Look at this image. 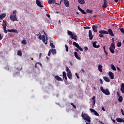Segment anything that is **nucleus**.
Here are the masks:
<instances>
[{
    "label": "nucleus",
    "instance_id": "obj_46",
    "mask_svg": "<svg viewBox=\"0 0 124 124\" xmlns=\"http://www.w3.org/2000/svg\"><path fill=\"white\" fill-rule=\"evenodd\" d=\"M78 49L79 51H83V48H82V47H81L80 46L78 47Z\"/></svg>",
    "mask_w": 124,
    "mask_h": 124
},
{
    "label": "nucleus",
    "instance_id": "obj_22",
    "mask_svg": "<svg viewBox=\"0 0 124 124\" xmlns=\"http://www.w3.org/2000/svg\"><path fill=\"white\" fill-rule=\"evenodd\" d=\"M103 79L105 81V82H110V79L108 78V77H104Z\"/></svg>",
    "mask_w": 124,
    "mask_h": 124
},
{
    "label": "nucleus",
    "instance_id": "obj_47",
    "mask_svg": "<svg viewBox=\"0 0 124 124\" xmlns=\"http://www.w3.org/2000/svg\"><path fill=\"white\" fill-rule=\"evenodd\" d=\"M121 113H122L123 116H124V110L123 109H121Z\"/></svg>",
    "mask_w": 124,
    "mask_h": 124
},
{
    "label": "nucleus",
    "instance_id": "obj_28",
    "mask_svg": "<svg viewBox=\"0 0 124 124\" xmlns=\"http://www.w3.org/2000/svg\"><path fill=\"white\" fill-rule=\"evenodd\" d=\"M6 26H7V24H6L3 25V29L4 30V31H7V30H6Z\"/></svg>",
    "mask_w": 124,
    "mask_h": 124
},
{
    "label": "nucleus",
    "instance_id": "obj_25",
    "mask_svg": "<svg viewBox=\"0 0 124 124\" xmlns=\"http://www.w3.org/2000/svg\"><path fill=\"white\" fill-rule=\"evenodd\" d=\"M110 67H111L112 70H114V71H116V70H117V69H116V67H115V66L113 64H110Z\"/></svg>",
    "mask_w": 124,
    "mask_h": 124
},
{
    "label": "nucleus",
    "instance_id": "obj_31",
    "mask_svg": "<svg viewBox=\"0 0 124 124\" xmlns=\"http://www.w3.org/2000/svg\"><path fill=\"white\" fill-rule=\"evenodd\" d=\"M7 31H17V30L16 29H11V30H7Z\"/></svg>",
    "mask_w": 124,
    "mask_h": 124
},
{
    "label": "nucleus",
    "instance_id": "obj_5",
    "mask_svg": "<svg viewBox=\"0 0 124 124\" xmlns=\"http://www.w3.org/2000/svg\"><path fill=\"white\" fill-rule=\"evenodd\" d=\"M115 49H116L115 44L111 43L109 47V51L111 54H115Z\"/></svg>",
    "mask_w": 124,
    "mask_h": 124
},
{
    "label": "nucleus",
    "instance_id": "obj_49",
    "mask_svg": "<svg viewBox=\"0 0 124 124\" xmlns=\"http://www.w3.org/2000/svg\"><path fill=\"white\" fill-rule=\"evenodd\" d=\"M75 75L77 77L78 79H79L80 78V77L78 76V74H77V73H75Z\"/></svg>",
    "mask_w": 124,
    "mask_h": 124
},
{
    "label": "nucleus",
    "instance_id": "obj_37",
    "mask_svg": "<svg viewBox=\"0 0 124 124\" xmlns=\"http://www.w3.org/2000/svg\"><path fill=\"white\" fill-rule=\"evenodd\" d=\"M121 46H122V42H118L117 43V47H121Z\"/></svg>",
    "mask_w": 124,
    "mask_h": 124
},
{
    "label": "nucleus",
    "instance_id": "obj_52",
    "mask_svg": "<svg viewBox=\"0 0 124 124\" xmlns=\"http://www.w3.org/2000/svg\"><path fill=\"white\" fill-rule=\"evenodd\" d=\"M84 49H85V51H88V50H89V48L87 46H85L84 47Z\"/></svg>",
    "mask_w": 124,
    "mask_h": 124
},
{
    "label": "nucleus",
    "instance_id": "obj_63",
    "mask_svg": "<svg viewBox=\"0 0 124 124\" xmlns=\"http://www.w3.org/2000/svg\"><path fill=\"white\" fill-rule=\"evenodd\" d=\"M113 31H118V29L115 28V29H114V30H113Z\"/></svg>",
    "mask_w": 124,
    "mask_h": 124
},
{
    "label": "nucleus",
    "instance_id": "obj_10",
    "mask_svg": "<svg viewBox=\"0 0 124 124\" xmlns=\"http://www.w3.org/2000/svg\"><path fill=\"white\" fill-rule=\"evenodd\" d=\"M78 9L79 11H80V12H81V13L82 14H87V12H86L84 10L82 9L80 6H78Z\"/></svg>",
    "mask_w": 124,
    "mask_h": 124
},
{
    "label": "nucleus",
    "instance_id": "obj_44",
    "mask_svg": "<svg viewBox=\"0 0 124 124\" xmlns=\"http://www.w3.org/2000/svg\"><path fill=\"white\" fill-rule=\"evenodd\" d=\"M65 48H66V52H68V46H67V45H65Z\"/></svg>",
    "mask_w": 124,
    "mask_h": 124
},
{
    "label": "nucleus",
    "instance_id": "obj_62",
    "mask_svg": "<svg viewBox=\"0 0 124 124\" xmlns=\"http://www.w3.org/2000/svg\"><path fill=\"white\" fill-rule=\"evenodd\" d=\"M111 120H112V122L113 123H116V121L115 120H114V119H112V118H111Z\"/></svg>",
    "mask_w": 124,
    "mask_h": 124
},
{
    "label": "nucleus",
    "instance_id": "obj_42",
    "mask_svg": "<svg viewBox=\"0 0 124 124\" xmlns=\"http://www.w3.org/2000/svg\"><path fill=\"white\" fill-rule=\"evenodd\" d=\"M83 28L86 30H90L91 29V27L88 26L84 27Z\"/></svg>",
    "mask_w": 124,
    "mask_h": 124
},
{
    "label": "nucleus",
    "instance_id": "obj_61",
    "mask_svg": "<svg viewBox=\"0 0 124 124\" xmlns=\"http://www.w3.org/2000/svg\"><path fill=\"white\" fill-rule=\"evenodd\" d=\"M108 31H113V30H112V29H109L108 30Z\"/></svg>",
    "mask_w": 124,
    "mask_h": 124
},
{
    "label": "nucleus",
    "instance_id": "obj_45",
    "mask_svg": "<svg viewBox=\"0 0 124 124\" xmlns=\"http://www.w3.org/2000/svg\"><path fill=\"white\" fill-rule=\"evenodd\" d=\"M118 31H124V28H119Z\"/></svg>",
    "mask_w": 124,
    "mask_h": 124
},
{
    "label": "nucleus",
    "instance_id": "obj_8",
    "mask_svg": "<svg viewBox=\"0 0 124 124\" xmlns=\"http://www.w3.org/2000/svg\"><path fill=\"white\" fill-rule=\"evenodd\" d=\"M90 110L91 112L94 113V114L95 116H99V114L98 113H97V111H95V110H94L93 108H90Z\"/></svg>",
    "mask_w": 124,
    "mask_h": 124
},
{
    "label": "nucleus",
    "instance_id": "obj_23",
    "mask_svg": "<svg viewBox=\"0 0 124 124\" xmlns=\"http://www.w3.org/2000/svg\"><path fill=\"white\" fill-rule=\"evenodd\" d=\"M67 76L69 79H72V74L71 73H67Z\"/></svg>",
    "mask_w": 124,
    "mask_h": 124
},
{
    "label": "nucleus",
    "instance_id": "obj_55",
    "mask_svg": "<svg viewBox=\"0 0 124 124\" xmlns=\"http://www.w3.org/2000/svg\"><path fill=\"white\" fill-rule=\"evenodd\" d=\"M92 100H95V96H93L92 97Z\"/></svg>",
    "mask_w": 124,
    "mask_h": 124
},
{
    "label": "nucleus",
    "instance_id": "obj_21",
    "mask_svg": "<svg viewBox=\"0 0 124 124\" xmlns=\"http://www.w3.org/2000/svg\"><path fill=\"white\" fill-rule=\"evenodd\" d=\"M78 1L79 4H85V0H78Z\"/></svg>",
    "mask_w": 124,
    "mask_h": 124
},
{
    "label": "nucleus",
    "instance_id": "obj_6",
    "mask_svg": "<svg viewBox=\"0 0 124 124\" xmlns=\"http://www.w3.org/2000/svg\"><path fill=\"white\" fill-rule=\"evenodd\" d=\"M100 34H99V36L100 37H104V35L103 34H108V31H99Z\"/></svg>",
    "mask_w": 124,
    "mask_h": 124
},
{
    "label": "nucleus",
    "instance_id": "obj_41",
    "mask_svg": "<svg viewBox=\"0 0 124 124\" xmlns=\"http://www.w3.org/2000/svg\"><path fill=\"white\" fill-rule=\"evenodd\" d=\"M0 16H1V17H2V18H4L5 17V16H6V15L4 14H2L0 15Z\"/></svg>",
    "mask_w": 124,
    "mask_h": 124
},
{
    "label": "nucleus",
    "instance_id": "obj_24",
    "mask_svg": "<svg viewBox=\"0 0 124 124\" xmlns=\"http://www.w3.org/2000/svg\"><path fill=\"white\" fill-rule=\"evenodd\" d=\"M102 65H99L98 66V69L100 72H102Z\"/></svg>",
    "mask_w": 124,
    "mask_h": 124
},
{
    "label": "nucleus",
    "instance_id": "obj_38",
    "mask_svg": "<svg viewBox=\"0 0 124 124\" xmlns=\"http://www.w3.org/2000/svg\"><path fill=\"white\" fill-rule=\"evenodd\" d=\"M22 43L24 45H26V44H27V42H26V40L24 39L23 40H22Z\"/></svg>",
    "mask_w": 124,
    "mask_h": 124
},
{
    "label": "nucleus",
    "instance_id": "obj_2",
    "mask_svg": "<svg viewBox=\"0 0 124 124\" xmlns=\"http://www.w3.org/2000/svg\"><path fill=\"white\" fill-rule=\"evenodd\" d=\"M82 118H83V120L88 122V123H91V117L87 115L86 113H82L81 115Z\"/></svg>",
    "mask_w": 124,
    "mask_h": 124
},
{
    "label": "nucleus",
    "instance_id": "obj_18",
    "mask_svg": "<svg viewBox=\"0 0 124 124\" xmlns=\"http://www.w3.org/2000/svg\"><path fill=\"white\" fill-rule=\"evenodd\" d=\"M50 52L52 53V55H56L57 54V51H56V49H54V48H51L50 49Z\"/></svg>",
    "mask_w": 124,
    "mask_h": 124
},
{
    "label": "nucleus",
    "instance_id": "obj_19",
    "mask_svg": "<svg viewBox=\"0 0 124 124\" xmlns=\"http://www.w3.org/2000/svg\"><path fill=\"white\" fill-rule=\"evenodd\" d=\"M74 55H75V58H76V59H77V60H80V57H79V56H78V53H77V52H74Z\"/></svg>",
    "mask_w": 124,
    "mask_h": 124
},
{
    "label": "nucleus",
    "instance_id": "obj_39",
    "mask_svg": "<svg viewBox=\"0 0 124 124\" xmlns=\"http://www.w3.org/2000/svg\"><path fill=\"white\" fill-rule=\"evenodd\" d=\"M71 105H72L75 109H76V106H75L73 103H71Z\"/></svg>",
    "mask_w": 124,
    "mask_h": 124
},
{
    "label": "nucleus",
    "instance_id": "obj_40",
    "mask_svg": "<svg viewBox=\"0 0 124 124\" xmlns=\"http://www.w3.org/2000/svg\"><path fill=\"white\" fill-rule=\"evenodd\" d=\"M3 38V35L0 33V40H1Z\"/></svg>",
    "mask_w": 124,
    "mask_h": 124
},
{
    "label": "nucleus",
    "instance_id": "obj_1",
    "mask_svg": "<svg viewBox=\"0 0 124 124\" xmlns=\"http://www.w3.org/2000/svg\"><path fill=\"white\" fill-rule=\"evenodd\" d=\"M16 13H17V11L14 10L13 11V15L10 16V19L12 22H14V21H18V19H17Z\"/></svg>",
    "mask_w": 124,
    "mask_h": 124
},
{
    "label": "nucleus",
    "instance_id": "obj_33",
    "mask_svg": "<svg viewBox=\"0 0 124 124\" xmlns=\"http://www.w3.org/2000/svg\"><path fill=\"white\" fill-rule=\"evenodd\" d=\"M50 46L51 48H55V45H54V44L53 43H50Z\"/></svg>",
    "mask_w": 124,
    "mask_h": 124
},
{
    "label": "nucleus",
    "instance_id": "obj_20",
    "mask_svg": "<svg viewBox=\"0 0 124 124\" xmlns=\"http://www.w3.org/2000/svg\"><path fill=\"white\" fill-rule=\"evenodd\" d=\"M104 8L107 7V0H104V4L103 5Z\"/></svg>",
    "mask_w": 124,
    "mask_h": 124
},
{
    "label": "nucleus",
    "instance_id": "obj_59",
    "mask_svg": "<svg viewBox=\"0 0 124 124\" xmlns=\"http://www.w3.org/2000/svg\"><path fill=\"white\" fill-rule=\"evenodd\" d=\"M102 110L103 111H105V108H104V107H102Z\"/></svg>",
    "mask_w": 124,
    "mask_h": 124
},
{
    "label": "nucleus",
    "instance_id": "obj_30",
    "mask_svg": "<svg viewBox=\"0 0 124 124\" xmlns=\"http://www.w3.org/2000/svg\"><path fill=\"white\" fill-rule=\"evenodd\" d=\"M118 101H119V102H123V96H120L118 98Z\"/></svg>",
    "mask_w": 124,
    "mask_h": 124
},
{
    "label": "nucleus",
    "instance_id": "obj_3",
    "mask_svg": "<svg viewBox=\"0 0 124 124\" xmlns=\"http://www.w3.org/2000/svg\"><path fill=\"white\" fill-rule=\"evenodd\" d=\"M100 90L106 95H110V91H109V90L108 89H107L106 90H105V89H103V87L101 86Z\"/></svg>",
    "mask_w": 124,
    "mask_h": 124
},
{
    "label": "nucleus",
    "instance_id": "obj_26",
    "mask_svg": "<svg viewBox=\"0 0 124 124\" xmlns=\"http://www.w3.org/2000/svg\"><path fill=\"white\" fill-rule=\"evenodd\" d=\"M73 45H74V46H75V47H76L77 48H78L80 46L79 45V44H78V43H76V42H74L73 43Z\"/></svg>",
    "mask_w": 124,
    "mask_h": 124
},
{
    "label": "nucleus",
    "instance_id": "obj_60",
    "mask_svg": "<svg viewBox=\"0 0 124 124\" xmlns=\"http://www.w3.org/2000/svg\"><path fill=\"white\" fill-rule=\"evenodd\" d=\"M106 48L105 47V46H103V50H104V52H105V51H106Z\"/></svg>",
    "mask_w": 124,
    "mask_h": 124
},
{
    "label": "nucleus",
    "instance_id": "obj_17",
    "mask_svg": "<svg viewBox=\"0 0 124 124\" xmlns=\"http://www.w3.org/2000/svg\"><path fill=\"white\" fill-rule=\"evenodd\" d=\"M98 28V27L97 26L93 25L92 26V29H93V31H97V28Z\"/></svg>",
    "mask_w": 124,
    "mask_h": 124
},
{
    "label": "nucleus",
    "instance_id": "obj_35",
    "mask_svg": "<svg viewBox=\"0 0 124 124\" xmlns=\"http://www.w3.org/2000/svg\"><path fill=\"white\" fill-rule=\"evenodd\" d=\"M62 73H63V79H64V78L66 77V73L63 71Z\"/></svg>",
    "mask_w": 124,
    "mask_h": 124
},
{
    "label": "nucleus",
    "instance_id": "obj_50",
    "mask_svg": "<svg viewBox=\"0 0 124 124\" xmlns=\"http://www.w3.org/2000/svg\"><path fill=\"white\" fill-rule=\"evenodd\" d=\"M44 34L46 35V40H48V37H47V34H46V32H44Z\"/></svg>",
    "mask_w": 124,
    "mask_h": 124
},
{
    "label": "nucleus",
    "instance_id": "obj_11",
    "mask_svg": "<svg viewBox=\"0 0 124 124\" xmlns=\"http://www.w3.org/2000/svg\"><path fill=\"white\" fill-rule=\"evenodd\" d=\"M65 6L66 7H69V1L67 0H63Z\"/></svg>",
    "mask_w": 124,
    "mask_h": 124
},
{
    "label": "nucleus",
    "instance_id": "obj_29",
    "mask_svg": "<svg viewBox=\"0 0 124 124\" xmlns=\"http://www.w3.org/2000/svg\"><path fill=\"white\" fill-rule=\"evenodd\" d=\"M86 12L87 13H90V14H92V13H93V10L88 9L86 10Z\"/></svg>",
    "mask_w": 124,
    "mask_h": 124
},
{
    "label": "nucleus",
    "instance_id": "obj_16",
    "mask_svg": "<svg viewBox=\"0 0 124 124\" xmlns=\"http://www.w3.org/2000/svg\"><path fill=\"white\" fill-rule=\"evenodd\" d=\"M116 120L118 123H124V120L122 118H117Z\"/></svg>",
    "mask_w": 124,
    "mask_h": 124
},
{
    "label": "nucleus",
    "instance_id": "obj_7",
    "mask_svg": "<svg viewBox=\"0 0 124 124\" xmlns=\"http://www.w3.org/2000/svg\"><path fill=\"white\" fill-rule=\"evenodd\" d=\"M42 41L44 43H45V44L46 45H47V44H48V42L46 41V38L45 37V35H43L42 36Z\"/></svg>",
    "mask_w": 124,
    "mask_h": 124
},
{
    "label": "nucleus",
    "instance_id": "obj_51",
    "mask_svg": "<svg viewBox=\"0 0 124 124\" xmlns=\"http://www.w3.org/2000/svg\"><path fill=\"white\" fill-rule=\"evenodd\" d=\"M38 38H39L40 40H42V36H41V35L39 36H38Z\"/></svg>",
    "mask_w": 124,
    "mask_h": 124
},
{
    "label": "nucleus",
    "instance_id": "obj_36",
    "mask_svg": "<svg viewBox=\"0 0 124 124\" xmlns=\"http://www.w3.org/2000/svg\"><path fill=\"white\" fill-rule=\"evenodd\" d=\"M17 55H18V56H22V51L19 50V51L17 52Z\"/></svg>",
    "mask_w": 124,
    "mask_h": 124
},
{
    "label": "nucleus",
    "instance_id": "obj_34",
    "mask_svg": "<svg viewBox=\"0 0 124 124\" xmlns=\"http://www.w3.org/2000/svg\"><path fill=\"white\" fill-rule=\"evenodd\" d=\"M50 3H56V0H48Z\"/></svg>",
    "mask_w": 124,
    "mask_h": 124
},
{
    "label": "nucleus",
    "instance_id": "obj_12",
    "mask_svg": "<svg viewBox=\"0 0 124 124\" xmlns=\"http://www.w3.org/2000/svg\"><path fill=\"white\" fill-rule=\"evenodd\" d=\"M89 37L90 40H92L93 38V33H92V31H89Z\"/></svg>",
    "mask_w": 124,
    "mask_h": 124
},
{
    "label": "nucleus",
    "instance_id": "obj_48",
    "mask_svg": "<svg viewBox=\"0 0 124 124\" xmlns=\"http://www.w3.org/2000/svg\"><path fill=\"white\" fill-rule=\"evenodd\" d=\"M51 50H49L47 54L48 57H50V56H51Z\"/></svg>",
    "mask_w": 124,
    "mask_h": 124
},
{
    "label": "nucleus",
    "instance_id": "obj_32",
    "mask_svg": "<svg viewBox=\"0 0 124 124\" xmlns=\"http://www.w3.org/2000/svg\"><path fill=\"white\" fill-rule=\"evenodd\" d=\"M108 34H110L111 36H114V33H113V31H108Z\"/></svg>",
    "mask_w": 124,
    "mask_h": 124
},
{
    "label": "nucleus",
    "instance_id": "obj_53",
    "mask_svg": "<svg viewBox=\"0 0 124 124\" xmlns=\"http://www.w3.org/2000/svg\"><path fill=\"white\" fill-rule=\"evenodd\" d=\"M111 40H112V43H113V44H115V40H114V38H112L111 39Z\"/></svg>",
    "mask_w": 124,
    "mask_h": 124
},
{
    "label": "nucleus",
    "instance_id": "obj_54",
    "mask_svg": "<svg viewBox=\"0 0 124 124\" xmlns=\"http://www.w3.org/2000/svg\"><path fill=\"white\" fill-rule=\"evenodd\" d=\"M100 82L101 84H103V81L102 79H100Z\"/></svg>",
    "mask_w": 124,
    "mask_h": 124
},
{
    "label": "nucleus",
    "instance_id": "obj_64",
    "mask_svg": "<svg viewBox=\"0 0 124 124\" xmlns=\"http://www.w3.org/2000/svg\"><path fill=\"white\" fill-rule=\"evenodd\" d=\"M93 105H95V100H93Z\"/></svg>",
    "mask_w": 124,
    "mask_h": 124
},
{
    "label": "nucleus",
    "instance_id": "obj_13",
    "mask_svg": "<svg viewBox=\"0 0 124 124\" xmlns=\"http://www.w3.org/2000/svg\"><path fill=\"white\" fill-rule=\"evenodd\" d=\"M108 76H109L110 79H114V73L112 72H108Z\"/></svg>",
    "mask_w": 124,
    "mask_h": 124
},
{
    "label": "nucleus",
    "instance_id": "obj_57",
    "mask_svg": "<svg viewBox=\"0 0 124 124\" xmlns=\"http://www.w3.org/2000/svg\"><path fill=\"white\" fill-rule=\"evenodd\" d=\"M117 70H118V71H120V72L121 71V69H120V68H119V67H117Z\"/></svg>",
    "mask_w": 124,
    "mask_h": 124
},
{
    "label": "nucleus",
    "instance_id": "obj_43",
    "mask_svg": "<svg viewBox=\"0 0 124 124\" xmlns=\"http://www.w3.org/2000/svg\"><path fill=\"white\" fill-rule=\"evenodd\" d=\"M121 91L122 92V93H124V88L121 87Z\"/></svg>",
    "mask_w": 124,
    "mask_h": 124
},
{
    "label": "nucleus",
    "instance_id": "obj_14",
    "mask_svg": "<svg viewBox=\"0 0 124 124\" xmlns=\"http://www.w3.org/2000/svg\"><path fill=\"white\" fill-rule=\"evenodd\" d=\"M96 43H97V42L96 41L93 43V47H94V48H99V47H100V46H99V45L97 46Z\"/></svg>",
    "mask_w": 124,
    "mask_h": 124
},
{
    "label": "nucleus",
    "instance_id": "obj_4",
    "mask_svg": "<svg viewBox=\"0 0 124 124\" xmlns=\"http://www.w3.org/2000/svg\"><path fill=\"white\" fill-rule=\"evenodd\" d=\"M67 33L68 35L71 36L72 39H74L76 41L78 40V38L77 37V35H75L74 33H72V31H68Z\"/></svg>",
    "mask_w": 124,
    "mask_h": 124
},
{
    "label": "nucleus",
    "instance_id": "obj_56",
    "mask_svg": "<svg viewBox=\"0 0 124 124\" xmlns=\"http://www.w3.org/2000/svg\"><path fill=\"white\" fill-rule=\"evenodd\" d=\"M121 88H124V83H122L121 86Z\"/></svg>",
    "mask_w": 124,
    "mask_h": 124
},
{
    "label": "nucleus",
    "instance_id": "obj_58",
    "mask_svg": "<svg viewBox=\"0 0 124 124\" xmlns=\"http://www.w3.org/2000/svg\"><path fill=\"white\" fill-rule=\"evenodd\" d=\"M117 94L118 96H119V97L121 96L120 94L119 93L117 92Z\"/></svg>",
    "mask_w": 124,
    "mask_h": 124
},
{
    "label": "nucleus",
    "instance_id": "obj_9",
    "mask_svg": "<svg viewBox=\"0 0 124 124\" xmlns=\"http://www.w3.org/2000/svg\"><path fill=\"white\" fill-rule=\"evenodd\" d=\"M36 3L38 6H39V7H43V6L41 4V2L40 0H36Z\"/></svg>",
    "mask_w": 124,
    "mask_h": 124
},
{
    "label": "nucleus",
    "instance_id": "obj_15",
    "mask_svg": "<svg viewBox=\"0 0 124 124\" xmlns=\"http://www.w3.org/2000/svg\"><path fill=\"white\" fill-rule=\"evenodd\" d=\"M55 79L57 81H63L62 78L60 77L59 76H56L55 77Z\"/></svg>",
    "mask_w": 124,
    "mask_h": 124
},
{
    "label": "nucleus",
    "instance_id": "obj_27",
    "mask_svg": "<svg viewBox=\"0 0 124 124\" xmlns=\"http://www.w3.org/2000/svg\"><path fill=\"white\" fill-rule=\"evenodd\" d=\"M66 72L67 73L70 74L71 73V71H70V70L69 69V68H68V67L66 66V69H65Z\"/></svg>",
    "mask_w": 124,
    "mask_h": 124
}]
</instances>
